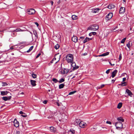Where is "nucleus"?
<instances>
[{
    "label": "nucleus",
    "instance_id": "1",
    "mask_svg": "<svg viewBox=\"0 0 134 134\" xmlns=\"http://www.w3.org/2000/svg\"><path fill=\"white\" fill-rule=\"evenodd\" d=\"M74 59L73 55L71 54H69L67 55L66 60L69 63H71L73 62Z\"/></svg>",
    "mask_w": 134,
    "mask_h": 134
},
{
    "label": "nucleus",
    "instance_id": "2",
    "mask_svg": "<svg viewBox=\"0 0 134 134\" xmlns=\"http://www.w3.org/2000/svg\"><path fill=\"white\" fill-rule=\"evenodd\" d=\"M60 56L58 54L55 55L54 58L51 61V63H56L58 62L60 60Z\"/></svg>",
    "mask_w": 134,
    "mask_h": 134
},
{
    "label": "nucleus",
    "instance_id": "3",
    "mask_svg": "<svg viewBox=\"0 0 134 134\" xmlns=\"http://www.w3.org/2000/svg\"><path fill=\"white\" fill-rule=\"evenodd\" d=\"M99 28V26L97 24H94L88 27L87 30L92 31H96Z\"/></svg>",
    "mask_w": 134,
    "mask_h": 134
},
{
    "label": "nucleus",
    "instance_id": "4",
    "mask_svg": "<svg viewBox=\"0 0 134 134\" xmlns=\"http://www.w3.org/2000/svg\"><path fill=\"white\" fill-rule=\"evenodd\" d=\"M115 126L117 129L120 130L122 128L123 125L121 122L119 121L115 123Z\"/></svg>",
    "mask_w": 134,
    "mask_h": 134
},
{
    "label": "nucleus",
    "instance_id": "5",
    "mask_svg": "<svg viewBox=\"0 0 134 134\" xmlns=\"http://www.w3.org/2000/svg\"><path fill=\"white\" fill-rule=\"evenodd\" d=\"M113 14L112 13H109L106 16V19L109 20L111 19L113 16Z\"/></svg>",
    "mask_w": 134,
    "mask_h": 134
},
{
    "label": "nucleus",
    "instance_id": "6",
    "mask_svg": "<svg viewBox=\"0 0 134 134\" xmlns=\"http://www.w3.org/2000/svg\"><path fill=\"white\" fill-rule=\"evenodd\" d=\"M28 13L29 14H33L35 13V10L33 9H30L27 11Z\"/></svg>",
    "mask_w": 134,
    "mask_h": 134
},
{
    "label": "nucleus",
    "instance_id": "7",
    "mask_svg": "<svg viewBox=\"0 0 134 134\" xmlns=\"http://www.w3.org/2000/svg\"><path fill=\"white\" fill-rule=\"evenodd\" d=\"M33 32L34 34L35 35V41H36L38 38V35L37 31L35 30H33Z\"/></svg>",
    "mask_w": 134,
    "mask_h": 134
},
{
    "label": "nucleus",
    "instance_id": "8",
    "mask_svg": "<svg viewBox=\"0 0 134 134\" xmlns=\"http://www.w3.org/2000/svg\"><path fill=\"white\" fill-rule=\"evenodd\" d=\"M71 63V66L73 68V69L75 70V69H77L79 68V66H76L75 62H72Z\"/></svg>",
    "mask_w": 134,
    "mask_h": 134
},
{
    "label": "nucleus",
    "instance_id": "9",
    "mask_svg": "<svg viewBox=\"0 0 134 134\" xmlns=\"http://www.w3.org/2000/svg\"><path fill=\"white\" fill-rule=\"evenodd\" d=\"M79 125L81 128H83L86 126L87 124L81 121L79 124Z\"/></svg>",
    "mask_w": 134,
    "mask_h": 134
},
{
    "label": "nucleus",
    "instance_id": "10",
    "mask_svg": "<svg viewBox=\"0 0 134 134\" xmlns=\"http://www.w3.org/2000/svg\"><path fill=\"white\" fill-rule=\"evenodd\" d=\"M126 93L128 94V96H130L131 97H132L133 94L131 91L128 89L126 90Z\"/></svg>",
    "mask_w": 134,
    "mask_h": 134
},
{
    "label": "nucleus",
    "instance_id": "11",
    "mask_svg": "<svg viewBox=\"0 0 134 134\" xmlns=\"http://www.w3.org/2000/svg\"><path fill=\"white\" fill-rule=\"evenodd\" d=\"M14 126L16 127H18L19 126V122L17 121L16 119L14 120Z\"/></svg>",
    "mask_w": 134,
    "mask_h": 134
},
{
    "label": "nucleus",
    "instance_id": "12",
    "mask_svg": "<svg viewBox=\"0 0 134 134\" xmlns=\"http://www.w3.org/2000/svg\"><path fill=\"white\" fill-rule=\"evenodd\" d=\"M125 12V8L123 7H121L120 8L119 11V13L121 14H123Z\"/></svg>",
    "mask_w": 134,
    "mask_h": 134
},
{
    "label": "nucleus",
    "instance_id": "13",
    "mask_svg": "<svg viewBox=\"0 0 134 134\" xmlns=\"http://www.w3.org/2000/svg\"><path fill=\"white\" fill-rule=\"evenodd\" d=\"M11 96H9L8 97H4L2 98L4 101H7V100H9L11 98Z\"/></svg>",
    "mask_w": 134,
    "mask_h": 134
},
{
    "label": "nucleus",
    "instance_id": "14",
    "mask_svg": "<svg viewBox=\"0 0 134 134\" xmlns=\"http://www.w3.org/2000/svg\"><path fill=\"white\" fill-rule=\"evenodd\" d=\"M72 41L75 43H76L78 41L77 37L76 36H74L72 38Z\"/></svg>",
    "mask_w": 134,
    "mask_h": 134
},
{
    "label": "nucleus",
    "instance_id": "15",
    "mask_svg": "<svg viewBox=\"0 0 134 134\" xmlns=\"http://www.w3.org/2000/svg\"><path fill=\"white\" fill-rule=\"evenodd\" d=\"M100 9L98 8H97L96 9H93L92 11L91 12L92 13H98L99 12V10Z\"/></svg>",
    "mask_w": 134,
    "mask_h": 134
},
{
    "label": "nucleus",
    "instance_id": "16",
    "mask_svg": "<svg viewBox=\"0 0 134 134\" xmlns=\"http://www.w3.org/2000/svg\"><path fill=\"white\" fill-rule=\"evenodd\" d=\"M50 130L51 132L54 133L56 131V129L53 126H51L50 127Z\"/></svg>",
    "mask_w": 134,
    "mask_h": 134
},
{
    "label": "nucleus",
    "instance_id": "17",
    "mask_svg": "<svg viewBox=\"0 0 134 134\" xmlns=\"http://www.w3.org/2000/svg\"><path fill=\"white\" fill-rule=\"evenodd\" d=\"M80 120L79 119H77L74 122V124L76 125H77L79 124L80 122Z\"/></svg>",
    "mask_w": 134,
    "mask_h": 134
},
{
    "label": "nucleus",
    "instance_id": "18",
    "mask_svg": "<svg viewBox=\"0 0 134 134\" xmlns=\"http://www.w3.org/2000/svg\"><path fill=\"white\" fill-rule=\"evenodd\" d=\"M118 72V70H115L112 73L111 77H114L116 75V74Z\"/></svg>",
    "mask_w": 134,
    "mask_h": 134
},
{
    "label": "nucleus",
    "instance_id": "19",
    "mask_svg": "<svg viewBox=\"0 0 134 134\" xmlns=\"http://www.w3.org/2000/svg\"><path fill=\"white\" fill-rule=\"evenodd\" d=\"M115 7V6L113 4H110L108 5V8L110 9H111L114 8Z\"/></svg>",
    "mask_w": 134,
    "mask_h": 134
},
{
    "label": "nucleus",
    "instance_id": "20",
    "mask_svg": "<svg viewBox=\"0 0 134 134\" xmlns=\"http://www.w3.org/2000/svg\"><path fill=\"white\" fill-rule=\"evenodd\" d=\"M24 30H22L21 29H15L14 30H13L12 31H14V32H22L24 31Z\"/></svg>",
    "mask_w": 134,
    "mask_h": 134
},
{
    "label": "nucleus",
    "instance_id": "21",
    "mask_svg": "<svg viewBox=\"0 0 134 134\" xmlns=\"http://www.w3.org/2000/svg\"><path fill=\"white\" fill-rule=\"evenodd\" d=\"M8 92L7 91H2L1 92V95L2 96H4L7 94Z\"/></svg>",
    "mask_w": 134,
    "mask_h": 134
},
{
    "label": "nucleus",
    "instance_id": "22",
    "mask_svg": "<svg viewBox=\"0 0 134 134\" xmlns=\"http://www.w3.org/2000/svg\"><path fill=\"white\" fill-rule=\"evenodd\" d=\"M30 82L31 84L33 86H36V81L35 80H31L30 81Z\"/></svg>",
    "mask_w": 134,
    "mask_h": 134
},
{
    "label": "nucleus",
    "instance_id": "23",
    "mask_svg": "<svg viewBox=\"0 0 134 134\" xmlns=\"http://www.w3.org/2000/svg\"><path fill=\"white\" fill-rule=\"evenodd\" d=\"M109 53L108 52H107L105 53H104L101 55H100L98 56H104L107 55H108L109 54Z\"/></svg>",
    "mask_w": 134,
    "mask_h": 134
},
{
    "label": "nucleus",
    "instance_id": "24",
    "mask_svg": "<svg viewBox=\"0 0 134 134\" xmlns=\"http://www.w3.org/2000/svg\"><path fill=\"white\" fill-rule=\"evenodd\" d=\"M117 120L119 121H121L122 122H124V119H123L121 117H120L117 118Z\"/></svg>",
    "mask_w": 134,
    "mask_h": 134
},
{
    "label": "nucleus",
    "instance_id": "25",
    "mask_svg": "<svg viewBox=\"0 0 134 134\" xmlns=\"http://www.w3.org/2000/svg\"><path fill=\"white\" fill-rule=\"evenodd\" d=\"M122 105V103H119L118 105L117 108L118 109H120Z\"/></svg>",
    "mask_w": 134,
    "mask_h": 134
},
{
    "label": "nucleus",
    "instance_id": "26",
    "mask_svg": "<svg viewBox=\"0 0 134 134\" xmlns=\"http://www.w3.org/2000/svg\"><path fill=\"white\" fill-rule=\"evenodd\" d=\"M89 40H90L89 38L87 37L83 41V43H86V42H87L89 41Z\"/></svg>",
    "mask_w": 134,
    "mask_h": 134
},
{
    "label": "nucleus",
    "instance_id": "27",
    "mask_svg": "<svg viewBox=\"0 0 134 134\" xmlns=\"http://www.w3.org/2000/svg\"><path fill=\"white\" fill-rule=\"evenodd\" d=\"M77 16L75 15H73L72 16V19L73 20H76L77 19Z\"/></svg>",
    "mask_w": 134,
    "mask_h": 134
},
{
    "label": "nucleus",
    "instance_id": "28",
    "mask_svg": "<svg viewBox=\"0 0 134 134\" xmlns=\"http://www.w3.org/2000/svg\"><path fill=\"white\" fill-rule=\"evenodd\" d=\"M33 47H34V46H33L31 47H30V48H29V49L26 51V52L27 53H29V52H30V51H31Z\"/></svg>",
    "mask_w": 134,
    "mask_h": 134
},
{
    "label": "nucleus",
    "instance_id": "29",
    "mask_svg": "<svg viewBox=\"0 0 134 134\" xmlns=\"http://www.w3.org/2000/svg\"><path fill=\"white\" fill-rule=\"evenodd\" d=\"M64 86V85L63 84H60L59 86V88L60 89L63 88Z\"/></svg>",
    "mask_w": 134,
    "mask_h": 134
},
{
    "label": "nucleus",
    "instance_id": "30",
    "mask_svg": "<svg viewBox=\"0 0 134 134\" xmlns=\"http://www.w3.org/2000/svg\"><path fill=\"white\" fill-rule=\"evenodd\" d=\"M59 47V45L57 44L55 46L54 48L56 49H58Z\"/></svg>",
    "mask_w": 134,
    "mask_h": 134
},
{
    "label": "nucleus",
    "instance_id": "31",
    "mask_svg": "<svg viewBox=\"0 0 134 134\" xmlns=\"http://www.w3.org/2000/svg\"><path fill=\"white\" fill-rule=\"evenodd\" d=\"M65 81L64 79L63 78H61L60 79L59 81V82L60 83H61L63 82L64 81Z\"/></svg>",
    "mask_w": 134,
    "mask_h": 134
},
{
    "label": "nucleus",
    "instance_id": "32",
    "mask_svg": "<svg viewBox=\"0 0 134 134\" xmlns=\"http://www.w3.org/2000/svg\"><path fill=\"white\" fill-rule=\"evenodd\" d=\"M131 44L130 45V42H129L128 43L126 44L127 47L130 49V47L131 46Z\"/></svg>",
    "mask_w": 134,
    "mask_h": 134
},
{
    "label": "nucleus",
    "instance_id": "33",
    "mask_svg": "<svg viewBox=\"0 0 134 134\" xmlns=\"http://www.w3.org/2000/svg\"><path fill=\"white\" fill-rule=\"evenodd\" d=\"M70 132L73 134H74L75 133V131L73 129H70Z\"/></svg>",
    "mask_w": 134,
    "mask_h": 134
},
{
    "label": "nucleus",
    "instance_id": "34",
    "mask_svg": "<svg viewBox=\"0 0 134 134\" xmlns=\"http://www.w3.org/2000/svg\"><path fill=\"white\" fill-rule=\"evenodd\" d=\"M76 92V91L71 92L69 93V95H70L73 94H74Z\"/></svg>",
    "mask_w": 134,
    "mask_h": 134
},
{
    "label": "nucleus",
    "instance_id": "35",
    "mask_svg": "<svg viewBox=\"0 0 134 134\" xmlns=\"http://www.w3.org/2000/svg\"><path fill=\"white\" fill-rule=\"evenodd\" d=\"M8 84L5 82H2V86H5L7 85Z\"/></svg>",
    "mask_w": 134,
    "mask_h": 134
},
{
    "label": "nucleus",
    "instance_id": "36",
    "mask_svg": "<svg viewBox=\"0 0 134 134\" xmlns=\"http://www.w3.org/2000/svg\"><path fill=\"white\" fill-rule=\"evenodd\" d=\"M52 80L55 83H56L58 81V80L56 79L55 78L53 79Z\"/></svg>",
    "mask_w": 134,
    "mask_h": 134
},
{
    "label": "nucleus",
    "instance_id": "37",
    "mask_svg": "<svg viewBox=\"0 0 134 134\" xmlns=\"http://www.w3.org/2000/svg\"><path fill=\"white\" fill-rule=\"evenodd\" d=\"M32 77L34 78H35L36 77L37 75H36L34 74H32Z\"/></svg>",
    "mask_w": 134,
    "mask_h": 134
},
{
    "label": "nucleus",
    "instance_id": "38",
    "mask_svg": "<svg viewBox=\"0 0 134 134\" xmlns=\"http://www.w3.org/2000/svg\"><path fill=\"white\" fill-rule=\"evenodd\" d=\"M121 85L122 86H126V82H124L123 83H122Z\"/></svg>",
    "mask_w": 134,
    "mask_h": 134
},
{
    "label": "nucleus",
    "instance_id": "39",
    "mask_svg": "<svg viewBox=\"0 0 134 134\" xmlns=\"http://www.w3.org/2000/svg\"><path fill=\"white\" fill-rule=\"evenodd\" d=\"M126 40V38H123L121 41V43H124V42L125 41V40Z\"/></svg>",
    "mask_w": 134,
    "mask_h": 134
},
{
    "label": "nucleus",
    "instance_id": "40",
    "mask_svg": "<svg viewBox=\"0 0 134 134\" xmlns=\"http://www.w3.org/2000/svg\"><path fill=\"white\" fill-rule=\"evenodd\" d=\"M121 58H122L121 54H120L119 55V61L120 60H121Z\"/></svg>",
    "mask_w": 134,
    "mask_h": 134
},
{
    "label": "nucleus",
    "instance_id": "41",
    "mask_svg": "<svg viewBox=\"0 0 134 134\" xmlns=\"http://www.w3.org/2000/svg\"><path fill=\"white\" fill-rule=\"evenodd\" d=\"M21 115L22 116L24 117H25L27 116V115L25 113H24V114H23V115Z\"/></svg>",
    "mask_w": 134,
    "mask_h": 134
},
{
    "label": "nucleus",
    "instance_id": "42",
    "mask_svg": "<svg viewBox=\"0 0 134 134\" xmlns=\"http://www.w3.org/2000/svg\"><path fill=\"white\" fill-rule=\"evenodd\" d=\"M13 28V27L10 28V29H9V32H14V31H12V30H14V29H12Z\"/></svg>",
    "mask_w": 134,
    "mask_h": 134
},
{
    "label": "nucleus",
    "instance_id": "43",
    "mask_svg": "<svg viewBox=\"0 0 134 134\" xmlns=\"http://www.w3.org/2000/svg\"><path fill=\"white\" fill-rule=\"evenodd\" d=\"M108 33H107V34H105L104 38H107V36L108 35Z\"/></svg>",
    "mask_w": 134,
    "mask_h": 134
},
{
    "label": "nucleus",
    "instance_id": "44",
    "mask_svg": "<svg viewBox=\"0 0 134 134\" xmlns=\"http://www.w3.org/2000/svg\"><path fill=\"white\" fill-rule=\"evenodd\" d=\"M110 69H109L108 70H107L106 72V73L107 74H108L109 72H110Z\"/></svg>",
    "mask_w": 134,
    "mask_h": 134
},
{
    "label": "nucleus",
    "instance_id": "45",
    "mask_svg": "<svg viewBox=\"0 0 134 134\" xmlns=\"http://www.w3.org/2000/svg\"><path fill=\"white\" fill-rule=\"evenodd\" d=\"M47 100H45L43 101V103L44 104H46L47 103Z\"/></svg>",
    "mask_w": 134,
    "mask_h": 134
},
{
    "label": "nucleus",
    "instance_id": "46",
    "mask_svg": "<svg viewBox=\"0 0 134 134\" xmlns=\"http://www.w3.org/2000/svg\"><path fill=\"white\" fill-rule=\"evenodd\" d=\"M41 54V53H39L38 54V55H37V56L36 57V58H38L40 56Z\"/></svg>",
    "mask_w": 134,
    "mask_h": 134
},
{
    "label": "nucleus",
    "instance_id": "47",
    "mask_svg": "<svg viewBox=\"0 0 134 134\" xmlns=\"http://www.w3.org/2000/svg\"><path fill=\"white\" fill-rule=\"evenodd\" d=\"M92 35H96V33L95 32H91Z\"/></svg>",
    "mask_w": 134,
    "mask_h": 134
},
{
    "label": "nucleus",
    "instance_id": "48",
    "mask_svg": "<svg viewBox=\"0 0 134 134\" xmlns=\"http://www.w3.org/2000/svg\"><path fill=\"white\" fill-rule=\"evenodd\" d=\"M104 86V84H102L101 85L100 87H99V88H102Z\"/></svg>",
    "mask_w": 134,
    "mask_h": 134
},
{
    "label": "nucleus",
    "instance_id": "49",
    "mask_svg": "<svg viewBox=\"0 0 134 134\" xmlns=\"http://www.w3.org/2000/svg\"><path fill=\"white\" fill-rule=\"evenodd\" d=\"M20 132L19 131H16V134H20Z\"/></svg>",
    "mask_w": 134,
    "mask_h": 134
},
{
    "label": "nucleus",
    "instance_id": "50",
    "mask_svg": "<svg viewBox=\"0 0 134 134\" xmlns=\"http://www.w3.org/2000/svg\"><path fill=\"white\" fill-rule=\"evenodd\" d=\"M106 123L107 124H111V122L109 121H107L106 122Z\"/></svg>",
    "mask_w": 134,
    "mask_h": 134
},
{
    "label": "nucleus",
    "instance_id": "51",
    "mask_svg": "<svg viewBox=\"0 0 134 134\" xmlns=\"http://www.w3.org/2000/svg\"><path fill=\"white\" fill-rule=\"evenodd\" d=\"M19 113L20 114H24V113L23 111H21L19 112Z\"/></svg>",
    "mask_w": 134,
    "mask_h": 134
},
{
    "label": "nucleus",
    "instance_id": "52",
    "mask_svg": "<svg viewBox=\"0 0 134 134\" xmlns=\"http://www.w3.org/2000/svg\"><path fill=\"white\" fill-rule=\"evenodd\" d=\"M35 24L37 26H38L39 25V24H38V23L37 22H35Z\"/></svg>",
    "mask_w": 134,
    "mask_h": 134
},
{
    "label": "nucleus",
    "instance_id": "53",
    "mask_svg": "<svg viewBox=\"0 0 134 134\" xmlns=\"http://www.w3.org/2000/svg\"><path fill=\"white\" fill-rule=\"evenodd\" d=\"M50 3L51 4V5H52L53 4V1H51V2H50Z\"/></svg>",
    "mask_w": 134,
    "mask_h": 134
},
{
    "label": "nucleus",
    "instance_id": "54",
    "mask_svg": "<svg viewBox=\"0 0 134 134\" xmlns=\"http://www.w3.org/2000/svg\"><path fill=\"white\" fill-rule=\"evenodd\" d=\"M80 38L81 39L83 40L84 39L85 37H80Z\"/></svg>",
    "mask_w": 134,
    "mask_h": 134
},
{
    "label": "nucleus",
    "instance_id": "55",
    "mask_svg": "<svg viewBox=\"0 0 134 134\" xmlns=\"http://www.w3.org/2000/svg\"><path fill=\"white\" fill-rule=\"evenodd\" d=\"M126 80V78L125 77H124L123 78V81H125Z\"/></svg>",
    "mask_w": 134,
    "mask_h": 134
},
{
    "label": "nucleus",
    "instance_id": "56",
    "mask_svg": "<svg viewBox=\"0 0 134 134\" xmlns=\"http://www.w3.org/2000/svg\"><path fill=\"white\" fill-rule=\"evenodd\" d=\"M115 80H114V79H113L112 80H111V82L112 83H114L115 81Z\"/></svg>",
    "mask_w": 134,
    "mask_h": 134
},
{
    "label": "nucleus",
    "instance_id": "57",
    "mask_svg": "<svg viewBox=\"0 0 134 134\" xmlns=\"http://www.w3.org/2000/svg\"><path fill=\"white\" fill-rule=\"evenodd\" d=\"M92 35V34L91 32L89 34V36H91Z\"/></svg>",
    "mask_w": 134,
    "mask_h": 134
},
{
    "label": "nucleus",
    "instance_id": "58",
    "mask_svg": "<svg viewBox=\"0 0 134 134\" xmlns=\"http://www.w3.org/2000/svg\"><path fill=\"white\" fill-rule=\"evenodd\" d=\"M13 48H14L13 47V46L11 47L10 48V49H13Z\"/></svg>",
    "mask_w": 134,
    "mask_h": 134
},
{
    "label": "nucleus",
    "instance_id": "59",
    "mask_svg": "<svg viewBox=\"0 0 134 134\" xmlns=\"http://www.w3.org/2000/svg\"><path fill=\"white\" fill-rule=\"evenodd\" d=\"M57 104L58 105V106H59V105H60L58 103H57Z\"/></svg>",
    "mask_w": 134,
    "mask_h": 134
},
{
    "label": "nucleus",
    "instance_id": "60",
    "mask_svg": "<svg viewBox=\"0 0 134 134\" xmlns=\"http://www.w3.org/2000/svg\"><path fill=\"white\" fill-rule=\"evenodd\" d=\"M114 64H111V65L112 66H114Z\"/></svg>",
    "mask_w": 134,
    "mask_h": 134
},
{
    "label": "nucleus",
    "instance_id": "61",
    "mask_svg": "<svg viewBox=\"0 0 134 134\" xmlns=\"http://www.w3.org/2000/svg\"><path fill=\"white\" fill-rule=\"evenodd\" d=\"M30 32V34H31L32 36V33L31 32Z\"/></svg>",
    "mask_w": 134,
    "mask_h": 134
},
{
    "label": "nucleus",
    "instance_id": "62",
    "mask_svg": "<svg viewBox=\"0 0 134 134\" xmlns=\"http://www.w3.org/2000/svg\"><path fill=\"white\" fill-rule=\"evenodd\" d=\"M60 2V1H59L58 2V3H59Z\"/></svg>",
    "mask_w": 134,
    "mask_h": 134
},
{
    "label": "nucleus",
    "instance_id": "63",
    "mask_svg": "<svg viewBox=\"0 0 134 134\" xmlns=\"http://www.w3.org/2000/svg\"><path fill=\"white\" fill-rule=\"evenodd\" d=\"M86 54H87V53H84V54H83V55H86Z\"/></svg>",
    "mask_w": 134,
    "mask_h": 134
},
{
    "label": "nucleus",
    "instance_id": "64",
    "mask_svg": "<svg viewBox=\"0 0 134 134\" xmlns=\"http://www.w3.org/2000/svg\"><path fill=\"white\" fill-rule=\"evenodd\" d=\"M75 77V76H74L72 78V79H73Z\"/></svg>",
    "mask_w": 134,
    "mask_h": 134
}]
</instances>
